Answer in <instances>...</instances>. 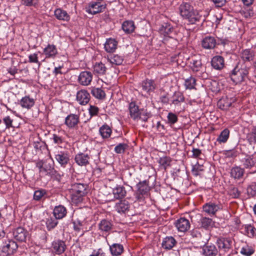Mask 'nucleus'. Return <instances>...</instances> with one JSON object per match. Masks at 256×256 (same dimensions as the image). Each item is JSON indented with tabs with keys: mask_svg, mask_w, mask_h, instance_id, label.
<instances>
[{
	"mask_svg": "<svg viewBox=\"0 0 256 256\" xmlns=\"http://www.w3.org/2000/svg\"><path fill=\"white\" fill-rule=\"evenodd\" d=\"M244 16L245 18L256 17V8L254 6L252 8H248L244 11Z\"/></svg>",
	"mask_w": 256,
	"mask_h": 256,
	"instance_id": "6e6d98bb",
	"label": "nucleus"
},
{
	"mask_svg": "<svg viewBox=\"0 0 256 256\" xmlns=\"http://www.w3.org/2000/svg\"><path fill=\"white\" fill-rule=\"evenodd\" d=\"M229 134L230 130L228 128H225L220 132L216 140L220 143H224L227 141Z\"/></svg>",
	"mask_w": 256,
	"mask_h": 256,
	"instance_id": "c03bdc74",
	"label": "nucleus"
},
{
	"mask_svg": "<svg viewBox=\"0 0 256 256\" xmlns=\"http://www.w3.org/2000/svg\"><path fill=\"white\" fill-rule=\"evenodd\" d=\"M254 252V250L248 246L243 247L240 250V253L246 256H250Z\"/></svg>",
	"mask_w": 256,
	"mask_h": 256,
	"instance_id": "0e129e2a",
	"label": "nucleus"
},
{
	"mask_svg": "<svg viewBox=\"0 0 256 256\" xmlns=\"http://www.w3.org/2000/svg\"><path fill=\"white\" fill-rule=\"evenodd\" d=\"M211 65L214 69L221 70L224 66V59L221 56H216L212 58Z\"/></svg>",
	"mask_w": 256,
	"mask_h": 256,
	"instance_id": "412c9836",
	"label": "nucleus"
},
{
	"mask_svg": "<svg viewBox=\"0 0 256 256\" xmlns=\"http://www.w3.org/2000/svg\"><path fill=\"white\" fill-rule=\"evenodd\" d=\"M180 16L186 21L188 24L198 25L203 23L208 15L206 10L194 9L190 2L183 1L178 7Z\"/></svg>",
	"mask_w": 256,
	"mask_h": 256,
	"instance_id": "f257e3e1",
	"label": "nucleus"
},
{
	"mask_svg": "<svg viewBox=\"0 0 256 256\" xmlns=\"http://www.w3.org/2000/svg\"><path fill=\"white\" fill-rule=\"evenodd\" d=\"M128 146L125 143H120L117 145L114 149L116 153L118 154H124Z\"/></svg>",
	"mask_w": 256,
	"mask_h": 256,
	"instance_id": "3c124183",
	"label": "nucleus"
},
{
	"mask_svg": "<svg viewBox=\"0 0 256 256\" xmlns=\"http://www.w3.org/2000/svg\"><path fill=\"white\" fill-rule=\"evenodd\" d=\"M56 160L62 166L65 167L70 160L68 154L64 152H58L55 155Z\"/></svg>",
	"mask_w": 256,
	"mask_h": 256,
	"instance_id": "bb28decb",
	"label": "nucleus"
},
{
	"mask_svg": "<svg viewBox=\"0 0 256 256\" xmlns=\"http://www.w3.org/2000/svg\"><path fill=\"white\" fill-rule=\"evenodd\" d=\"M170 100L172 102L171 104L176 106L184 101V97L182 92L177 91L174 93Z\"/></svg>",
	"mask_w": 256,
	"mask_h": 256,
	"instance_id": "f704fd0d",
	"label": "nucleus"
},
{
	"mask_svg": "<svg viewBox=\"0 0 256 256\" xmlns=\"http://www.w3.org/2000/svg\"><path fill=\"white\" fill-rule=\"evenodd\" d=\"M167 118L168 124L170 126H172V125L174 124L178 121V116L172 112H168L167 116Z\"/></svg>",
	"mask_w": 256,
	"mask_h": 256,
	"instance_id": "603ef678",
	"label": "nucleus"
},
{
	"mask_svg": "<svg viewBox=\"0 0 256 256\" xmlns=\"http://www.w3.org/2000/svg\"><path fill=\"white\" fill-rule=\"evenodd\" d=\"M136 188L137 190L135 194L136 198L140 202L143 201L149 194L150 188L148 181L144 180L136 184Z\"/></svg>",
	"mask_w": 256,
	"mask_h": 256,
	"instance_id": "39448f33",
	"label": "nucleus"
},
{
	"mask_svg": "<svg viewBox=\"0 0 256 256\" xmlns=\"http://www.w3.org/2000/svg\"><path fill=\"white\" fill-rule=\"evenodd\" d=\"M99 111V108L92 105H90V108L88 109L89 114L90 116V117L97 116Z\"/></svg>",
	"mask_w": 256,
	"mask_h": 256,
	"instance_id": "338daca9",
	"label": "nucleus"
},
{
	"mask_svg": "<svg viewBox=\"0 0 256 256\" xmlns=\"http://www.w3.org/2000/svg\"><path fill=\"white\" fill-rule=\"evenodd\" d=\"M46 194V192L45 190L40 189L36 190L34 194V199L35 200L39 201Z\"/></svg>",
	"mask_w": 256,
	"mask_h": 256,
	"instance_id": "5fc2aeb1",
	"label": "nucleus"
},
{
	"mask_svg": "<svg viewBox=\"0 0 256 256\" xmlns=\"http://www.w3.org/2000/svg\"><path fill=\"white\" fill-rule=\"evenodd\" d=\"M203 210L210 216H214L217 212L222 209V206L220 203L210 202L205 204L202 206Z\"/></svg>",
	"mask_w": 256,
	"mask_h": 256,
	"instance_id": "9b49d317",
	"label": "nucleus"
},
{
	"mask_svg": "<svg viewBox=\"0 0 256 256\" xmlns=\"http://www.w3.org/2000/svg\"><path fill=\"white\" fill-rule=\"evenodd\" d=\"M251 68V64L246 62H238L234 68L228 74V77L236 84L245 81L248 78L249 71Z\"/></svg>",
	"mask_w": 256,
	"mask_h": 256,
	"instance_id": "f03ea898",
	"label": "nucleus"
},
{
	"mask_svg": "<svg viewBox=\"0 0 256 256\" xmlns=\"http://www.w3.org/2000/svg\"><path fill=\"white\" fill-rule=\"evenodd\" d=\"M3 122L6 125V128H14L12 125L13 120L10 116H8L3 118Z\"/></svg>",
	"mask_w": 256,
	"mask_h": 256,
	"instance_id": "e2e57ef3",
	"label": "nucleus"
},
{
	"mask_svg": "<svg viewBox=\"0 0 256 256\" xmlns=\"http://www.w3.org/2000/svg\"><path fill=\"white\" fill-rule=\"evenodd\" d=\"M90 156L87 154L80 152L76 155L74 160L80 166H86L89 164Z\"/></svg>",
	"mask_w": 256,
	"mask_h": 256,
	"instance_id": "aec40b11",
	"label": "nucleus"
},
{
	"mask_svg": "<svg viewBox=\"0 0 256 256\" xmlns=\"http://www.w3.org/2000/svg\"><path fill=\"white\" fill-rule=\"evenodd\" d=\"M247 192L249 196H254L256 195V184L252 183L247 188Z\"/></svg>",
	"mask_w": 256,
	"mask_h": 256,
	"instance_id": "680f3d73",
	"label": "nucleus"
},
{
	"mask_svg": "<svg viewBox=\"0 0 256 256\" xmlns=\"http://www.w3.org/2000/svg\"><path fill=\"white\" fill-rule=\"evenodd\" d=\"M3 246L6 248L9 252H12L13 254L16 252L18 248L16 242L12 240H8Z\"/></svg>",
	"mask_w": 256,
	"mask_h": 256,
	"instance_id": "37998d69",
	"label": "nucleus"
},
{
	"mask_svg": "<svg viewBox=\"0 0 256 256\" xmlns=\"http://www.w3.org/2000/svg\"><path fill=\"white\" fill-rule=\"evenodd\" d=\"M140 86L142 90L147 94H150L154 92L156 88L154 81L152 80L146 79L143 80L141 82Z\"/></svg>",
	"mask_w": 256,
	"mask_h": 256,
	"instance_id": "4be33fe9",
	"label": "nucleus"
},
{
	"mask_svg": "<svg viewBox=\"0 0 256 256\" xmlns=\"http://www.w3.org/2000/svg\"><path fill=\"white\" fill-rule=\"evenodd\" d=\"M232 102H228V100L221 99L218 102V106L220 109L222 110H227L231 106Z\"/></svg>",
	"mask_w": 256,
	"mask_h": 256,
	"instance_id": "49530a36",
	"label": "nucleus"
},
{
	"mask_svg": "<svg viewBox=\"0 0 256 256\" xmlns=\"http://www.w3.org/2000/svg\"><path fill=\"white\" fill-rule=\"evenodd\" d=\"M199 225L200 228L208 230L210 228H212L214 225V222L212 218L202 216L198 221Z\"/></svg>",
	"mask_w": 256,
	"mask_h": 256,
	"instance_id": "2f4dec72",
	"label": "nucleus"
},
{
	"mask_svg": "<svg viewBox=\"0 0 256 256\" xmlns=\"http://www.w3.org/2000/svg\"><path fill=\"white\" fill-rule=\"evenodd\" d=\"M116 210L120 214H126L130 210V204L126 200H120L116 204Z\"/></svg>",
	"mask_w": 256,
	"mask_h": 256,
	"instance_id": "c85d7f7f",
	"label": "nucleus"
},
{
	"mask_svg": "<svg viewBox=\"0 0 256 256\" xmlns=\"http://www.w3.org/2000/svg\"><path fill=\"white\" fill-rule=\"evenodd\" d=\"M112 193L115 198L122 199L126 196V192L124 186H116L113 188Z\"/></svg>",
	"mask_w": 256,
	"mask_h": 256,
	"instance_id": "473e14b6",
	"label": "nucleus"
},
{
	"mask_svg": "<svg viewBox=\"0 0 256 256\" xmlns=\"http://www.w3.org/2000/svg\"><path fill=\"white\" fill-rule=\"evenodd\" d=\"M150 116L151 114L150 112H148L146 110H142V112H140V114L138 116V121L141 120L144 122H146Z\"/></svg>",
	"mask_w": 256,
	"mask_h": 256,
	"instance_id": "bf43d9fd",
	"label": "nucleus"
},
{
	"mask_svg": "<svg viewBox=\"0 0 256 256\" xmlns=\"http://www.w3.org/2000/svg\"><path fill=\"white\" fill-rule=\"evenodd\" d=\"M173 27L169 23H164L162 25L160 30L162 32L165 36H168L173 31Z\"/></svg>",
	"mask_w": 256,
	"mask_h": 256,
	"instance_id": "09e8293b",
	"label": "nucleus"
},
{
	"mask_svg": "<svg viewBox=\"0 0 256 256\" xmlns=\"http://www.w3.org/2000/svg\"><path fill=\"white\" fill-rule=\"evenodd\" d=\"M106 8V4H102L100 2H92L86 8V12L92 15L102 12Z\"/></svg>",
	"mask_w": 256,
	"mask_h": 256,
	"instance_id": "9d476101",
	"label": "nucleus"
},
{
	"mask_svg": "<svg viewBox=\"0 0 256 256\" xmlns=\"http://www.w3.org/2000/svg\"><path fill=\"white\" fill-rule=\"evenodd\" d=\"M72 200L78 204L83 200L87 194V185L81 183H74L72 185Z\"/></svg>",
	"mask_w": 256,
	"mask_h": 256,
	"instance_id": "7ed1b4c3",
	"label": "nucleus"
},
{
	"mask_svg": "<svg viewBox=\"0 0 256 256\" xmlns=\"http://www.w3.org/2000/svg\"><path fill=\"white\" fill-rule=\"evenodd\" d=\"M109 250L112 256H120L124 252V247L122 244L119 243H112L110 244Z\"/></svg>",
	"mask_w": 256,
	"mask_h": 256,
	"instance_id": "f3484780",
	"label": "nucleus"
},
{
	"mask_svg": "<svg viewBox=\"0 0 256 256\" xmlns=\"http://www.w3.org/2000/svg\"><path fill=\"white\" fill-rule=\"evenodd\" d=\"M110 62L116 65H120L122 64L124 58L122 56L118 54H114L110 58Z\"/></svg>",
	"mask_w": 256,
	"mask_h": 256,
	"instance_id": "864d4df0",
	"label": "nucleus"
},
{
	"mask_svg": "<svg viewBox=\"0 0 256 256\" xmlns=\"http://www.w3.org/2000/svg\"><path fill=\"white\" fill-rule=\"evenodd\" d=\"M171 162V158L168 156L160 158L158 160V163L164 170H166V168L170 165Z\"/></svg>",
	"mask_w": 256,
	"mask_h": 256,
	"instance_id": "8fccbe9b",
	"label": "nucleus"
},
{
	"mask_svg": "<svg viewBox=\"0 0 256 256\" xmlns=\"http://www.w3.org/2000/svg\"><path fill=\"white\" fill-rule=\"evenodd\" d=\"M27 231L22 227L16 228L13 232L14 238L19 242H24L27 236Z\"/></svg>",
	"mask_w": 256,
	"mask_h": 256,
	"instance_id": "a878e982",
	"label": "nucleus"
},
{
	"mask_svg": "<svg viewBox=\"0 0 256 256\" xmlns=\"http://www.w3.org/2000/svg\"><path fill=\"white\" fill-rule=\"evenodd\" d=\"M12 254H13L12 252H9L6 248H4L3 246L0 248V256H10Z\"/></svg>",
	"mask_w": 256,
	"mask_h": 256,
	"instance_id": "774afa93",
	"label": "nucleus"
},
{
	"mask_svg": "<svg viewBox=\"0 0 256 256\" xmlns=\"http://www.w3.org/2000/svg\"><path fill=\"white\" fill-rule=\"evenodd\" d=\"M174 224L178 230L180 232H186L190 226L189 220L184 218H180L176 220Z\"/></svg>",
	"mask_w": 256,
	"mask_h": 256,
	"instance_id": "2eb2a0df",
	"label": "nucleus"
},
{
	"mask_svg": "<svg viewBox=\"0 0 256 256\" xmlns=\"http://www.w3.org/2000/svg\"><path fill=\"white\" fill-rule=\"evenodd\" d=\"M66 214L67 210L66 207L62 205L56 206L53 210L54 216L58 220H60L64 218Z\"/></svg>",
	"mask_w": 256,
	"mask_h": 256,
	"instance_id": "cd10ccee",
	"label": "nucleus"
},
{
	"mask_svg": "<svg viewBox=\"0 0 256 256\" xmlns=\"http://www.w3.org/2000/svg\"><path fill=\"white\" fill-rule=\"evenodd\" d=\"M92 79V74L91 72L83 71L80 74L78 82L80 85L87 86L90 84Z\"/></svg>",
	"mask_w": 256,
	"mask_h": 256,
	"instance_id": "ddd939ff",
	"label": "nucleus"
},
{
	"mask_svg": "<svg viewBox=\"0 0 256 256\" xmlns=\"http://www.w3.org/2000/svg\"><path fill=\"white\" fill-rule=\"evenodd\" d=\"M244 228L248 237L252 238L256 236V228L250 224L246 225Z\"/></svg>",
	"mask_w": 256,
	"mask_h": 256,
	"instance_id": "4d7b16f0",
	"label": "nucleus"
},
{
	"mask_svg": "<svg viewBox=\"0 0 256 256\" xmlns=\"http://www.w3.org/2000/svg\"><path fill=\"white\" fill-rule=\"evenodd\" d=\"M196 85V80L194 78L190 76L185 80L184 86L187 89L192 90L194 88Z\"/></svg>",
	"mask_w": 256,
	"mask_h": 256,
	"instance_id": "de8ad7c7",
	"label": "nucleus"
},
{
	"mask_svg": "<svg viewBox=\"0 0 256 256\" xmlns=\"http://www.w3.org/2000/svg\"><path fill=\"white\" fill-rule=\"evenodd\" d=\"M52 252L56 254H62L66 249L65 242L60 240H54L52 244Z\"/></svg>",
	"mask_w": 256,
	"mask_h": 256,
	"instance_id": "4468645a",
	"label": "nucleus"
},
{
	"mask_svg": "<svg viewBox=\"0 0 256 256\" xmlns=\"http://www.w3.org/2000/svg\"><path fill=\"white\" fill-rule=\"evenodd\" d=\"M36 167L38 168L40 172L44 176L52 177V176L56 173L54 168V162L51 161L39 160L36 163Z\"/></svg>",
	"mask_w": 256,
	"mask_h": 256,
	"instance_id": "423d86ee",
	"label": "nucleus"
},
{
	"mask_svg": "<svg viewBox=\"0 0 256 256\" xmlns=\"http://www.w3.org/2000/svg\"><path fill=\"white\" fill-rule=\"evenodd\" d=\"M246 138L251 144L256 143V126H254L251 131L246 134Z\"/></svg>",
	"mask_w": 256,
	"mask_h": 256,
	"instance_id": "79ce46f5",
	"label": "nucleus"
},
{
	"mask_svg": "<svg viewBox=\"0 0 256 256\" xmlns=\"http://www.w3.org/2000/svg\"><path fill=\"white\" fill-rule=\"evenodd\" d=\"M122 28L126 33L132 32L135 28L134 22L132 21H125L122 24Z\"/></svg>",
	"mask_w": 256,
	"mask_h": 256,
	"instance_id": "ea45409f",
	"label": "nucleus"
},
{
	"mask_svg": "<svg viewBox=\"0 0 256 256\" xmlns=\"http://www.w3.org/2000/svg\"><path fill=\"white\" fill-rule=\"evenodd\" d=\"M177 244V242L172 236H166L163 238L162 242V247L166 250H172Z\"/></svg>",
	"mask_w": 256,
	"mask_h": 256,
	"instance_id": "5701e85b",
	"label": "nucleus"
},
{
	"mask_svg": "<svg viewBox=\"0 0 256 256\" xmlns=\"http://www.w3.org/2000/svg\"><path fill=\"white\" fill-rule=\"evenodd\" d=\"M22 4L27 6H34L36 8L38 6L40 0H21Z\"/></svg>",
	"mask_w": 256,
	"mask_h": 256,
	"instance_id": "13d9d810",
	"label": "nucleus"
},
{
	"mask_svg": "<svg viewBox=\"0 0 256 256\" xmlns=\"http://www.w3.org/2000/svg\"><path fill=\"white\" fill-rule=\"evenodd\" d=\"M118 42L113 38L108 39L104 44V49L108 52H113L117 48Z\"/></svg>",
	"mask_w": 256,
	"mask_h": 256,
	"instance_id": "72a5a7b5",
	"label": "nucleus"
},
{
	"mask_svg": "<svg viewBox=\"0 0 256 256\" xmlns=\"http://www.w3.org/2000/svg\"><path fill=\"white\" fill-rule=\"evenodd\" d=\"M255 52L251 49H246L243 50L240 54V58L242 60V62H246L252 61L254 59Z\"/></svg>",
	"mask_w": 256,
	"mask_h": 256,
	"instance_id": "b1692460",
	"label": "nucleus"
},
{
	"mask_svg": "<svg viewBox=\"0 0 256 256\" xmlns=\"http://www.w3.org/2000/svg\"><path fill=\"white\" fill-rule=\"evenodd\" d=\"M114 223L111 220L102 219L98 224L99 230L103 232H109L113 228Z\"/></svg>",
	"mask_w": 256,
	"mask_h": 256,
	"instance_id": "6ab92c4d",
	"label": "nucleus"
},
{
	"mask_svg": "<svg viewBox=\"0 0 256 256\" xmlns=\"http://www.w3.org/2000/svg\"><path fill=\"white\" fill-rule=\"evenodd\" d=\"M91 93L94 96L98 99H103L106 96L104 90L100 88H93Z\"/></svg>",
	"mask_w": 256,
	"mask_h": 256,
	"instance_id": "a18cd8bd",
	"label": "nucleus"
},
{
	"mask_svg": "<svg viewBox=\"0 0 256 256\" xmlns=\"http://www.w3.org/2000/svg\"><path fill=\"white\" fill-rule=\"evenodd\" d=\"M190 67L196 75L203 80L208 78V74L206 72V68L202 64L200 59L192 58L190 62Z\"/></svg>",
	"mask_w": 256,
	"mask_h": 256,
	"instance_id": "20e7f679",
	"label": "nucleus"
},
{
	"mask_svg": "<svg viewBox=\"0 0 256 256\" xmlns=\"http://www.w3.org/2000/svg\"><path fill=\"white\" fill-rule=\"evenodd\" d=\"M76 100L80 105H86L90 100V94L85 90L78 91L76 94Z\"/></svg>",
	"mask_w": 256,
	"mask_h": 256,
	"instance_id": "a211bd4d",
	"label": "nucleus"
},
{
	"mask_svg": "<svg viewBox=\"0 0 256 256\" xmlns=\"http://www.w3.org/2000/svg\"><path fill=\"white\" fill-rule=\"evenodd\" d=\"M228 194L232 198H236L239 197L240 192L238 190V188L232 186L230 188Z\"/></svg>",
	"mask_w": 256,
	"mask_h": 256,
	"instance_id": "052dcab7",
	"label": "nucleus"
},
{
	"mask_svg": "<svg viewBox=\"0 0 256 256\" xmlns=\"http://www.w3.org/2000/svg\"><path fill=\"white\" fill-rule=\"evenodd\" d=\"M44 53L46 58H54L58 54V50L56 46L48 44L44 49Z\"/></svg>",
	"mask_w": 256,
	"mask_h": 256,
	"instance_id": "c756f323",
	"label": "nucleus"
},
{
	"mask_svg": "<svg viewBox=\"0 0 256 256\" xmlns=\"http://www.w3.org/2000/svg\"><path fill=\"white\" fill-rule=\"evenodd\" d=\"M84 221L77 220L76 221L73 222L74 229L76 232H80L81 230V226H84Z\"/></svg>",
	"mask_w": 256,
	"mask_h": 256,
	"instance_id": "69168bd1",
	"label": "nucleus"
},
{
	"mask_svg": "<svg viewBox=\"0 0 256 256\" xmlns=\"http://www.w3.org/2000/svg\"><path fill=\"white\" fill-rule=\"evenodd\" d=\"M202 254L204 256H221L216 246L212 244H206L202 247Z\"/></svg>",
	"mask_w": 256,
	"mask_h": 256,
	"instance_id": "f8f14e48",
	"label": "nucleus"
},
{
	"mask_svg": "<svg viewBox=\"0 0 256 256\" xmlns=\"http://www.w3.org/2000/svg\"><path fill=\"white\" fill-rule=\"evenodd\" d=\"M34 98L29 96H25L21 99L20 104L24 108L30 109L34 106Z\"/></svg>",
	"mask_w": 256,
	"mask_h": 256,
	"instance_id": "c9c22d12",
	"label": "nucleus"
},
{
	"mask_svg": "<svg viewBox=\"0 0 256 256\" xmlns=\"http://www.w3.org/2000/svg\"><path fill=\"white\" fill-rule=\"evenodd\" d=\"M216 244L219 249V252H227L232 248V240L230 238H218L216 240Z\"/></svg>",
	"mask_w": 256,
	"mask_h": 256,
	"instance_id": "6e6552de",
	"label": "nucleus"
},
{
	"mask_svg": "<svg viewBox=\"0 0 256 256\" xmlns=\"http://www.w3.org/2000/svg\"><path fill=\"white\" fill-rule=\"evenodd\" d=\"M99 132L103 138H107L110 136L112 130L108 125L104 124L100 128Z\"/></svg>",
	"mask_w": 256,
	"mask_h": 256,
	"instance_id": "4c0bfd02",
	"label": "nucleus"
},
{
	"mask_svg": "<svg viewBox=\"0 0 256 256\" xmlns=\"http://www.w3.org/2000/svg\"><path fill=\"white\" fill-rule=\"evenodd\" d=\"M58 219L54 216H49L46 219V224L47 230L50 231L54 229L58 224Z\"/></svg>",
	"mask_w": 256,
	"mask_h": 256,
	"instance_id": "e433bc0d",
	"label": "nucleus"
},
{
	"mask_svg": "<svg viewBox=\"0 0 256 256\" xmlns=\"http://www.w3.org/2000/svg\"><path fill=\"white\" fill-rule=\"evenodd\" d=\"M54 16L58 20L68 22L70 20V15L66 10L62 8H56L54 10Z\"/></svg>",
	"mask_w": 256,
	"mask_h": 256,
	"instance_id": "7c9ffc66",
	"label": "nucleus"
},
{
	"mask_svg": "<svg viewBox=\"0 0 256 256\" xmlns=\"http://www.w3.org/2000/svg\"><path fill=\"white\" fill-rule=\"evenodd\" d=\"M244 173V169L239 166L232 168L230 172V176L232 177L239 179L241 178Z\"/></svg>",
	"mask_w": 256,
	"mask_h": 256,
	"instance_id": "58836bf2",
	"label": "nucleus"
},
{
	"mask_svg": "<svg viewBox=\"0 0 256 256\" xmlns=\"http://www.w3.org/2000/svg\"><path fill=\"white\" fill-rule=\"evenodd\" d=\"M128 109L130 118L138 122V116L140 114L142 110H140L136 103L132 102L129 104Z\"/></svg>",
	"mask_w": 256,
	"mask_h": 256,
	"instance_id": "393cba45",
	"label": "nucleus"
},
{
	"mask_svg": "<svg viewBox=\"0 0 256 256\" xmlns=\"http://www.w3.org/2000/svg\"><path fill=\"white\" fill-rule=\"evenodd\" d=\"M80 123V114H70L65 118L64 124L70 128H76Z\"/></svg>",
	"mask_w": 256,
	"mask_h": 256,
	"instance_id": "1a4fd4ad",
	"label": "nucleus"
},
{
	"mask_svg": "<svg viewBox=\"0 0 256 256\" xmlns=\"http://www.w3.org/2000/svg\"><path fill=\"white\" fill-rule=\"evenodd\" d=\"M216 45V40L214 37L210 36H205L202 41V47L206 50L214 49Z\"/></svg>",
	"mask_w": 256,
	"mask_h": 256,
	"instance_id": "dca6fc26",
	"label": "nucleus"
},
{
	"mask_svg": "<svg viewBox=\"0 0 256 256\" xmlns=\"http://www.w3.org/2000/svg\"><path fill=\"white\" fill-rule=\"evenodd\" d=\"M106 70V67L102 62L96 63L94 66V72L98 75L104 74Z\"/></svg>",
	"mask_w": 256,
	"mask_h": 256,
	"instance_id": "a19ab883",
	"label": "nucleus"
},
{
	"mask_svg": "<svg viewBox=\"0 0 256 256\" xmlns=\"http://www.w3.org/2000/svg\"><path fill=\"white\" fill-rule=\"evenodd\" d=\"M244 169L248 170V173L256 172V158L254 154L246 156L241 160Z\"/></svg>",
	"mask_w": 256,
	"mask_h": 256,
	"instance_id": "0eeeda50",
	"label": "nucleus"
}]
</instances>
